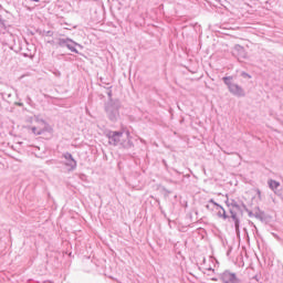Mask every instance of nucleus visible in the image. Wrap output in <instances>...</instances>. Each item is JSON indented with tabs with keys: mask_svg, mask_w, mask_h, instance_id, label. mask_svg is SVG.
I'll use <instances>...</instances> for the list:
<instances>
[{
	"mask_svg": "<svg viewBox=\"0 0 283 283\" xmlns=\"http://www.w3.org/2000/svg\"><path fill=\"white\" fill-rule=\"evenodd\" d=\"M69 50H71V52H75L76 54H78V51L76 50V46L74 43L67 44Z\"/></svg>",
	"mask_w": 283,
	"mask_h": 283,
	"instance_id": "obj_7",
	"label": "nucleus"
},
{
	"mask_svg": "<svg viewBox=\"0 0 283 283\" xmlns=\"http://www.w3.org/2000/svg\"><path fill=\"white\" fill-rule=\"evenodd\" d=\"M32 1H35V3H39V0H32Z\"/></svg>",
	"mask_w": 283,
	"mask_h": 283,
	"instance_id": "obj_9",
	"label": "nucleus"
},
{
	"mask_svg": "<svg viewBox=\"0 0 283 283\" xmlns=\"http://www.w3.org/2000/svg\"><path fill=\"white\" fill-rule=\"evenodd\" d=\"M224 83H227V85H229V90L230 92H232V94H235L237 96H244V91H242V88L235 84H229L228 81H231V77H223Z\"/></svg>",
	"mask_w": 283,
	"mask_h": 283,
	"instance_id": "obj_1",
	"label": "nucleus"
},
{
	"mask_svg": "<svg viewBox=\"0 0 283 283\" xmlns=\"http://www.w3.org/2000/svg\"><path fill=\"white\" fill-rule=\"evenodd\" d=\"M108 138H111V140H114V145H116V143H120V138H123V133L120 132L109 133Z\"/></svg>",
	"mask_w": 283,
	"mask_h": 283,
	"instance_id": "obj_4",
	"label": "nucleus"
},
{
	"mask_svg": "<svg viewBox=\"0 0 283 283\" xmlns=\"http://www.w3.org/2000/svg\"><path fill=\"white\" fill-rule=\"evenodd\" d=\"M221 280L224 283H235V274L230 273V272H223L221 275Z\"/></svg>",
	"mask_w": 283,
	"mask_h": 283,
	"instance_id": "obj_3",
	"label": "nucleus"
},
{
	"mask_svg": "<svg viewBox=\"0 0 283 283\" xmlns=\"http://www.w3.org/2000/svg\"><path fill=\"white\" fill-rule=\"evenodd\" d=\"M48 130V124L45 122H38L36 125L32 128L33 134H43Z\"/></svg>",
	"mask_w": 283,
	"mask_h": 283,
	"instance_id": "obj_2",
	"label": "nucleus"
},
{
	"mask_svg": "<svg viewBox=\"0 0 283 283\" xmlns=\"http://www.w3.org/2000/svg\"><path fill=\"white\" fill-rule=\"evenodd\" d=\"M235 220V229H240V223L238 221V219L235 218V216L232 217Z\"/></svg>",
	"mask_w": 283,
	"mask_h": 283,
	"instance_id": "obj_8",
	"label": "nucleus"
},
{
	"mask_svg": "<svg viewBox=\"0 0 283 283\" xmlns=\"http://www.w3.org/2000/svg\"><path fill=\"white\" fill-rule=\"evenodd\" d=\"M65 159H66V165L71 167V169H74V167H76V160L72 158V155H65Z\"/></svg>",
	"mask_w": 283,
	"mask_h": 283,
	"instance_id": "obj_5",
	"label": "nucleus"
},
{
	"mask_svg": "<svg viewBox=\"0 0 283 283\" xmlns=\"http://www.w3.org/2000/svg\"><path fill=\"white\" fill-rule=\"evenodd\" d=\"M269 187L270 189H272L273 191H275V189H277L280 187V181L273 180L271 179L269 181Z\"/></svg>",
	"mask_w": 283,
	"mask_h": 283,
	"instance_id": "obj_6",
	"label": "nucleus"
}]
</instances>
